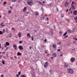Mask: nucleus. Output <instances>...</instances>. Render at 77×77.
I'll return each mask as SVG.
<instances>
[{"mask_svg":"<svg viewBox=\"0 0 77 77\" xmlns=\"http://www.w3.org/2000/svg\"><path fill=\"white\" fill-rule=\"evenodd\" d=\"M27 9V7H24V9H23V11H26V9Z\"/></svg>","mask_w":77,"mask_h":77,"instance_id":"19","label":"nucleus"},{"mask_svg":"<svg viewBox=\"0 0 77 77\" xmlns=\"http://www.w3.org/2000/svg\"><path fill=\"white\" fill-rule=\"evenodd\" d=\"M39 3L42 5H44V4L42 3L41 2H40Z\"/></svg>","mask_w":77,"mask_h":77,"instance_id":"31","label":"nucleus"},{"mask_svg":"<svg viewBox=\"0 0 77 77\" xmlns=\"http://www.w3.org/2000/svg\"><path fill=\"white\" fill-rule=\"evenodd\" d=\"M37 3H40V1H37Z\"/></svg>","mask_w":77,"mask_h":77,"instance_id":"47","label":"nucleus"},{"mask_svg":"<svg viewBox=\"0 0 77 77\" xmlns=\"http://www.w3.org/2000/svg\"><path fill=\"white\" fill-rule=\"evenodd\" d=\"M18 36L19 38H21V32H19L18 33Z\"/></svg>","mask_w":77,"mask_h":77,"instance_id":"7","label":"nucleus"},{"mask_svg":"<svg viewBox=\"0 0 77 77\" xmlns=\"http://www.w3.org/2000/svg\"><path fill=\"white\" fill-rule=\"evenodd\" d=\"M72 51H74V50H75V48L72 49Z\"/></svg>","mask_w":77,"mask_h":77,"instance_id":"48","label":"nucleus"},{"mask_svg":"<svg viewBox=\"0 0 77 77\" xmlns=\"http://www.w3.org/2000/svg\"><path fill=\"white\" fill-rule=\"evenodd\" d=\"M67 37H68V35H66V36H65L64 38L65 39V38H67Z\"/></svg>","mask_w":77,"mask_h":77,"instance_id":"41","label":"nucleus"},{"mask_svg":"<svg viewBox=\"0 0 77 77\" xmlns=\"http://www.w3.org/2000/svg\"><path fill=\"white\" fill-rule=\"evenodd\" d=\"M27 3L28 5H30V6H32L33 5V2H30V1H28Z\"/></svg>","mask_w":77,"mask_h":77,"instance_id":"2","label":"nucleus"},{"mask_svg":"<svg viewBox=\"0 0 77 77\" xmlns=\"http://www.w3.org/2000/svg\"><path fill=\"white\" fill-rule=\"evenodd\" d=\"M12 1H13L14 2H16V1H17V0H12Z\"/></svg>","mask_w":77,"mask_h":77,"instance_id":"43","label":"nucleus"},{"mask_svg":"<svg viewBox=\"0 0 77 77\" xmlns=\"http://www.w3.org/2000/svg\"><path fill=\"white\" fill-rule=\"evenodd\" d=\"M30 33H28V34H27V37H29V36H30Z\"/></svg>","mask_w":77,"mask_h":77,"instance_id":"20","label":"nucleus"},{"mask_svg":"<svg viewBox=\"0 0 77 77\" xmlns=\"http://www.w3.org/2000/svg\"><path fill=\"white\" fill-rule=\"evenodd\" d=\"M14 28H12V30H14Z\"/></svg>","mask_w":77,"mask_h":77,"instance_id":"55","label":"nucleus"},{"mask_svg":"<svg viewBox=\"0 0 77 77\" xmlns=\"http://www.w3.org/2000/svg\"><path fill=\"white\" fill-rule=\"evenodd\" d=\"M6 45H7V46H9V43L8 42H7L6 44H5Z\"/></svg>","mask_w":77,"mask_h":77,"instance_id":"10","label":"nucleus"},{"mask_svg":"<svg viewBox=\"0 0 77 77\" xmlns=\"http://www.w3.org/2000/svg\"><path fill=\"white\" fill-rule=\"evenodd\" d=\"M2 53H3V54H5V52H2Z\"/></svg>","mask_w":77,"mask_h":77,"instance_id":"54","label":"nucleus"},{"mask_svg":"<svg viewBox=\"0 0 77 77\" xmlns=\"http://www.w3.org/2000/svg\"><path fill=\"white\" fill-rule=\"evenodd\" d=\"M31 39L32 40L34 41V39H33V37H32Z\"/></svg>","mask_w":77,"mask_h":77,"instance_id":"39","label":"nucleus"},{"mask_svg":"<svg viewBox=\"0 0 77 77\" xmlns=\"http://www.w3.org/2000/svg\"><path fill=\"white\" fill-rule=\"evenodd\" d=\"M61 44V42H60V43H58V44Z\"/></svg>","mask_w":77,"mask_h":77,"instance_id":"62","label":"nucleus"},{"mask_svg":"<svg viewBox=\"0 0 77 77\" xmlns=\"http://www.w3.org/2000/svg\"><path fill=\"white\" fill-rule=\"evenodd\" d=\"M74 2H72V4H74Z\"/></svg>","mask_w":77,"mask_h":77,"instance_id":"59","label":"nucleus"},{"mask_svg":"<svg viewBox=\"0 0 77 77\" xmlns=\"http://www.w3.org/2000/svg\"><path fill=\"white\" fill-rule=\"evenodd\" d=\"M72 9H73L74 10L75 9V7H74V6H72Z\"/></svg>","mask_w":77,"mask_h":77,"instance_id":"22","label":"nucleus"},{"mask_svg":"<svg viewBox=\"0 0 77 77\" xmlns=\"http://www.w3.org/2000/svg\"><path fill=\"white\" fill-rule=\"evenodd\" d=\"M6 32H8V29L6 30Z\"/></svg>","mask_w":77,"mask_h":77,"instance_id":"46","label":"nucleus"},{"mask_svg":"<svg viewBox=\"0 0 77 77\" xmlns=\"http://www.w3.org/2000/svg\"><path fill=\"white\" fill-rule=\"evenodd\" d=\"M75 60V58L74 57H72L70 60L72 62H73Z\"/></svg>","mask_w":77,"mask_h":77,"instance_id":"3","label":"nucleus"},{"mask_svg":"<svg viewBox=\"0 0 77 77\" xmlns=\"http://www.w3.org/2000/svg\"><path fill=\"white\" fill-rule=\"evenodd\" d=\"M33 77H35V73H33Z\"/></svg>","mask_w":77,"mask_h":77,"instance_id":"30","label":"nucleus"},{"mask_svg":"<svg viewBox=\"0 0 77 77\" xmlns=\"http://www.w3.org/2000/svg\"><path fill=\"white\" fill-rule=\"evenodd\" d=\"M3 24H4V23H2L1 24V26L2 27H5V25H3Z\"/></svg>","mask_w":77,"mask_h":77,"instance_id":"12","label":"nucleus"},{"mask_svg":"<svg viewBox=\"0 0 77 77\" xmlns=\"http://www.w3.org/2000/svg\"><path fill=\"white\" fill-rule=\"evenodd\" d=\"M13 47L15 50H17V46L15 45H14Z\"/></svg>","mask_w":77,"mask_h":77,"instance_id":"8","label":"nucleus"},{"mask_svg":"<svg viewBox=\"0 0 77 77\" xmlns=\"http://www.w3.org/2000/svg\"><path fill=\"white\" fill-rule=\"evenodd\" d=\"M2 63L3 64V65H5V61H2Z\"/></svg>","mask_w":77,"mask_h":77,"instance_id":"34","label":"nucleus"},{"mask_svg":"<svg viewBox=\"0 0 77 77\" xmlns=\"http://www.w3.org/2000/svg\"><path fill=\"white\" fill-rule=\"evenodd\" d=\"M3 33H5V29H4L3 30Z\"/></svg>","mask_w":77,"mask_h":77,"instance_id":"26","label":"nucleus"},{"mask_svg":"<svg viewBox=\"0 0 77 77\" xmlns=\"http://www.w3.org/2000/svg\"><path fill=\"white\" fill-rule=\"evenodd\" d=\"M74 20H75V21H77V17H75L74 18Z\"/></svg>","mask_w":77,"mask_h":77,"instance_id":"23","label":"nucleus"},{"mask_svg":"<svg viewBox=\"0 0 77 77\" xmlns=\"http://www.w3.org/2000/svg\"><path fill=\"white\" fill-rule=\"evenodd\" d=\"M12 36V35L10 33L9 34H8V37H9V38H11Z\"/></svg>","mask_w":77,"mask_h":77,"instance_id":"15","label":"nucleus"},{"mask_svg":"<svg viewBox=\"0 0 77 77\" xmlns=\"http://www.w3.org/2000/svg\"><path fill=\"white\" fill-rule=\"evenodd\" d=\"M63 16H64V15L63 14H62L61 15V17L62 18H63Z\"/></svg>","mask_w":77,"mask_h":77,"instance_id":"32","label":"nucleus"},{"mask_svg":"<svg viewBox=\"0 0 77 77\" xmlns=\"http://www.w3.org/2000/svg\"><path fill=\"white\" fill-rule=\"evenodd\" d=\"M10 8L11 9H12V7H10Z\"/></svg>","mask_w":77,"mask_h":77,"instance_id":"58","label":"nucleus"},{"mask_svg":"<svg viewBox=\"0 0 77 77\" xmlns=\"http://www.w3.org/2000/svg\"><path fill=\"white\" fill-rule=\"evenodd\" d=\"M46 41H47V39H45V40H44V42H46Z\"/></svg>","mask_w":77,"mask_h":77,"instance_id":"45","label":"nucleus"},{"mask_svg":"<svg viewBox=\"0 0 77 77\" xmlns=\"http://www.w3.org/2000/svg\"><path fill=\"white\" fill-rule=\"evenodd\" d=\"M8 48H7V49L5 50V51L7 50V49Z\"/></svg>","mask_w":77,"mask_h":77,"instance_id":"60","label":"nucleus"},{"mask_svg":"<svg viewBox=\"0 0 77 77\" xmlns=\"http://www.w3.org/2000/svg\"><path fill=\"white\" fill-rule=\"evenodd\" d=\"M52 56H54V57H56V54L55 53H54L53 54Z\"/></svg>","mask_w":77,"mask_h":77,"instance_id":"11","label":"nucleus"},{"mask_svg":"<svg viewBox=\"0 0 77 77\" xmlns=\"http://www.w3.org/2000/svg\"><path fill=\"white\" fill-rule=\"evenodd\" d=\"M47 65H48V62H46L45 64L44 65V67H46V66H47Z\"/></svg>","mask_w":77,"mask_h":77,"instance_id":"6","label":"nucleus"},{"mask_svg":"<svg viewBox=\"0 0 77 77\" xmlns=\"http://www.w3.org/2000/svg\"><path fill=\"white\" fill-rule=\"evenodd\" d=\"M2 56H3L2 55H1L0 56V58H2Z\"/></svg>","mask_w":77,"mask_h":77,"instance_id":"44","label":"nucleus"},{"mask_svg":"<svg viewBox=\"0 0 77 77\" xmlns=\"http://www.w3.org/2000/svg\"><path fill=\"white\" fill-rule=\"evenodd\" d=\"M8 13L9 14H11V11H10L9 10L8 11Z\"/></svg>","mask_w":77,"mask_h":77,"instance_id":"29","label":"nucleus"},{"mask_svg":"<svg viewBox=\"0 0 77 77\" xmlns=\"http://www.w3.org/2000/svg\"><path fill=\"white\" fill-rule=\"evenodd\" d=\"M16 76H17V77H19V75H18V74H17L16 75Z\"/></svg>","mask_w":77,"mask_h":77,"instance_id":"38","label":"nucleus"},{"mask_svg":"<svg viewBox=\"0 0 77 77\" xmlns=\"http://www.w3.org/2000/svg\"><path fill=\"white\" fill-rule=\"evenodd\" d=\"M48 52V51H45V53H47Z\"/></svg>","mask_w":77,"mask_h":77,"instance_id":"49","label":"nucleus"},{"mask_svg":"<svg viewBox=\"0 0 77 77\" xmlns=\"http://www.w3.org/2000/svg\"><path fill=\"white\" fill-rule=\"evenodd\" d=\"M41 20H44V19L45 18V17H41Z\"/></svg>","mask_w":77,"mask_h":77,"instance_id":"16","label":"nucleus"},{"mask_svg":"<svg viewBox=\"0 0 77 77\" xmlns=\"http://www.w3.org/2000/svg\"><path fill=\"white\" fill-rule=\"evenodd\" d=\"M68 73H69V74H73L74 71L71 69H68Z\"/></svg>","mask_w":77,"mask_h":77,"instance_id":"1","label":"nucleus"},{"mask_svg":"<svg viewBox=\"0 0 77 77\" xmlns=\"http://www.w3.org/2000/svg\"><path fill=\"white\" fill-rule=\"evenodd\" d=\"M75 41H77V38H75Z\"/></svg>","mask_w":77,"mask_h":77,"instance_id":"61","label":"nucleus"},{"mask_svg":"<svg viewBox=\"0 0 77 77\" xmlns=\"http://www.w3.org/2000/svg\"><path fill=\"white\" fill-rule=\"evenodd\" d=\"M1 77H3V75H1Z\"/></svg>","mask_w":77,"mask_h":77,"instance_id":"50","label":"nucleus"},{"mask_svg":"<svg viewBox=\"0 0 77 77\" xmlns=\"http://www.w3.org/2000/svg\"><path fill=\"white\" fill-rule=\"evenodd\" d=\"M68 4V2H66V3L65 4V7L66 6V5H67V4Z\"/></svg>","mask_w":77,"mask_h":77,"instance_id":"17","label":"nucleus"},{"mask_svg":"<svg viewBox=\"0 0 77 77\" xmlns=\"http://www.w3.org/2000/svg\"><path fill=\"white\" fill-rule=\"evenodd\" d=\"M21 72H18V74L19 75H20V73H21Z\"/></svg>","mask_w":77,"mask_h":77,"instance_id":"42","label":"nucleus"},{"mask_svg":"<svg viewBox=\"0 0 77 77\" xmlns=\"http://www.w3.org/2000/svg\"><path fill=\"white\" fill-rule=\"evenodd\" d=\"M71 6H72H72H73V5H72V4H71Z\"/></svg>","mask_w":77,"mask_h":77,"instance_id":"63","label":"nucleus"},{"mask_svg":"<svg viewBox=\"0 0 77 77\" xmlns=\"http://www.w3.org/2000/svg\"><path fill=\"white\" fill-rule=\"evenodd\" d=\"M43 3H45V2L44 1H43Z\"/></svg>","mask_w":77,"mask_h":77,"instance_id":"64","label":"nucleus"},{"mask_svg":"<svg viewBox=\"0 0 77 77\" xmlns=\"http://www.w3.org/2000/svg\"><path fill=\"white\" fill-rule=\"evenodd\" d=\"M5 4H6V2H4V5H5Z\"/></svg>","mask_w":77,"mask_h":77,"instance_id":"36","label":"nucleus"},{"mask_svg":"<svg viewBox=\"0 0 77 77\" xmlns=\"http://www.w3.org/2000/svg\"><path fill=\"white\" fill-rule=\"evenodd\" d=\"M68 32H69V33H71V32H72V31H71L70 30H68Z\"/></svg>","mask_w":77,"mask_h":77,"instance_id":"18","label":"nucleus"},{"mask_svg":"<svg viewBox=\"0 0 77 77\" xmlns=\"http://www.w3.org/2000/svg\"><path fill=\"white\" fill-rule=\"evenodd\" d=\"M52 4V3H51V4H48V6H51V5Z\"/></svg>","mask_w":77,"mask_h":77,"instance_id":"33","label":"nucleus"},{"mask_svg":"<svg viewBox=\"0 0 77 77\" xmlns=\"http://www.w3.org/2000/svg\"><path fill=\"white\" fill-rule=\"evenodd\" d=\"M59 33H60V34H62V32H59Z\"/></svg>","mask_w":77,"mask_h":77,"instance_id":"40","label":"nucleus"},{"mask_svg":"<svg viewBox=\"0 0 77 77\" xmlns=\"http://www.w3.org/2000/svg\"><path fill=\"white\" fill-rule=\"evenodd\" d=\"M73 14L74 15H77V10H75L73 12Z\"/></svg>","mask_w":77,"mask_h":77,"instance_id":"4","label":"nucleus"},{"mask_svg":"<svg viewBox=\"0 0 77 77\" xmlns=\"http://www.w3.org/2000/svg\"><path fill=\"white\" fill-rule=\"evenodd\" d=\"M25 14L26 16H27V12H25Z\"/></svg>","mask_w":77,"mask_h":77,"instance_id":"28","label":"nucleus"},{"mask_svg":"<svg viewBox=\"0 0 77 77\" xmlns=\"http://www.w3.org/2000/svg\"><path fill=\"white\" fill-rule=\"evenodd\" d=\"M21 43H22V41H20L19 42V44H21Z\"/></svg>","mask_w":77,"mask_h":77,"instance_id":"37","label":"nucleus"},{"mask_svg":"<svg viewBox=\"0 0 77 77\" xmlns=\"http://www.w3.org/2000/svg\"><path fill=\"white\" fill-rule=\"evenodd\" d=\"M65 65V66L66 68H67V66H68V65H66V63H65L64 64Z\"/></svg>","mask_w":77,"mask_h":77,"instance_id":"24","label":"nucleus"},{"mask_svg":"<svg viewBox=\"0 0 77 77\" xmlns=\"http://www.w3.org/2000/svg\"><path fill=\"white\" fill-rule=\"evenodd\" d=\"M50 73V71H49L47 72V74H49Z\"/></svg>","mask_w":77,"mask_h":77,"instance_id":"35","label":"nucleus"},{"mask_svg":"<svg viewBox=\"0 0 77 77\" xmlns=\"http://www.w3.org/2000/svg\"><path fill=\"white\" fill-rule=\"evenodd\" d=\"M0 35H3V32L2 31H0Z\"/></svg>","mask_w":77,"mask_h":77,"instance_id":"27","label":"nucleus"},{"mask_svg":"<svg viewBox=\"0 0 77 77\" xmlns=\"http://www.w3.org/2000/svg\"><path fill=\"white\" fill-rule=\"evenodd\" d=\"M19 48L20 49V50H23V47H22V46H20L19 47Z\"/></svg>","mask_w":77,"mask_h":77,"instance_id":"5","label":"nucleus"},{"mask_svg":"<svg viewBox=\"0 0 77 77\" xmlns=\"http://www.w3.org/2000/svg\"><path fill=\"white\" fill-rule=\"evenodd\" d=\"M62 55H63V54H61L60 55V56H62Z\"/></svg>","mask_w":77,"mask_h":77,"instance_id":"57","label":"nucleus"},{"mask_svg":"<svg viewBox=\"0 0 77 77\" xmlns=\"http://www.w3.org/2000/svg\"><path fill=\"white\" fill-rule=\"evenodd\" d=\"M56 45L54 44L53 45V48H55L56 47Z\"/></svg>","mask_w":77,"mask_h":77,"instance_id":"25","label":"nucleus"},{"mask_svg":"<svg viewBox=\"0 0 77 77\" xmlns=\"http://www.w3.org/2000/svg\"><path fill=\"white\" fill-rule=\"evenodd\" d=\"M17 55H18V56H21V54L20 53V52H18L17 53Z\"/></svg>","mask_w":77,"mask_h":77,"instance_id":"14","label":"nucleus"},{"mask_svg":"<svg viewBox=\"0 0 77 77\" xmlns=\"http://www.w3.org/2000/svg\"><path fill=\"white\" fill-rule=\"evenodd\" d=\"M28 37H29V38H31V36L29 35V36H28Z\"/></svg>","mask_w":77,"mask_h":77,"instance_id":"52","label":"nucleus"},{"mask_svg":"<svg viewBox=\"0 0 77 77\" xmlns=\"http://www.w3.org/2000/svg\"><path fill=\"white\" fill-rule=\"evenodd\" d=\"M35 15H39V13H38V12L37 11L35 12Z\"/></svg>","mask_w":77,"mask_h":77,"instance_id":"9","label":"nucleus"},{"mask_svg":"<svg viewBox=\"0 0 77 77\" xmlns=\"http://www.w3.org/2000/svg\"><path fill=\"white\" fill-rule=\"evenodd\" d=\"M68 32H66L63 35V36H66V34H67Z\"/></svg>","mask_w":77,"mask_h":77,"instance_id":"13","label":"nucleus"},{"mask_svg":"<svg viewBox=\"0 0 77 77\" xmlns=\"http://www.w3.org/2000/svg\"><path fill=\"white\" fill-rule=\"evenodd\" d=\"M58 51H60V50L59 49V50H58Z\"/></svg>","mask_w":77,"mask_h":77,"instance_id":"51","label":"nucleus"},{"mask_svg":"<svg viewBox=\"0 0 77 77\" xmlns=\"http://www.w3.org/2000/svg\"><path fill=\"white\" fill-rule=\"evenodd\" d=\"M21 77H26V76L24 75H22Z\"/></svg>","mask_w":77,"mask_h":77,"instance_id":"21","label":"nucleus"},{"mask_svg":"<svg viewBox=\"0 0 77 77\" xmlns=\"http://www.w3.org/2000/svg\"><path fill=\"white\" fill-rule=\"evenodd\" d=\"M54 29H55V28H56V27H55V26H54Z\"/></svg>","mask_w":77,"mask_h":77,"instance_id":"53","label":"nucleus"},{"mask_svg":"<svg viewBox=\"0 0 77 77\" xmlns=\"http://www.w3.org/2000/svg\"><path fill=\"white\" fill-rule=\"evenodd\" d=\"M47 21H48V18H47Z\"/></svg>","mask_w":77,"mask_h":77,"instance_id":"56","label":"nucleus"}]
</instances>
